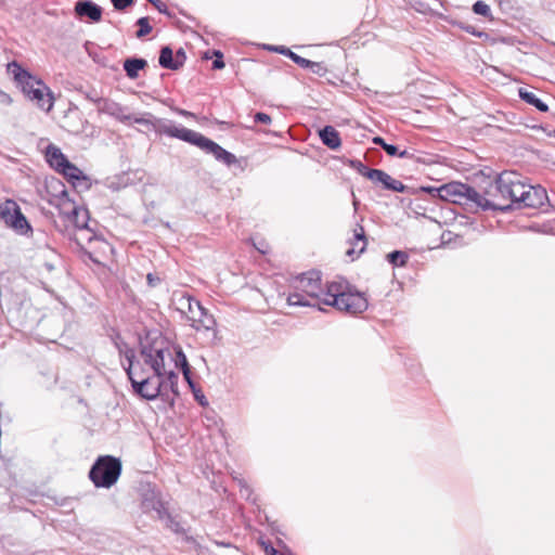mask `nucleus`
<instances>
[{"label":"nucleus","mask_w":555,"mask_h":555,"mask_svg":"<svg viewBox=\"0 0 555 555\" xmlns=\"http://www.w3.org/2000/svg\"><path fill=\"white\" fill-rule=\"evenodd\" d=\"M294 289L287 296L289 306L312 307L323 311L321 308L323 304L352 315L364 312L369 307L365 294L346 281L331 282L324 291L319 271H309L298 275L294 282Z\"/></svg>","instance_id":"nucleus-1"},{"label":"nucleus","mask_w":555,"mask_h":555,"mask_svg":"<svg viewBox=\"0 0 555 555\" xmlns=\"http://www.w3.org/2000/svg\"><path fill=\"white\" fill-rule=\"evenodd\" d=\"M139 346L144 364L150 365L154 377L157 378L156 386H153L151 391L143 395V399L155 400L163 397L172 405L175 398L179 396V376L173 371H165V352L169 353L166 338L159 331L150 330L145 332L144 336H140Z\"/></svg>","instance_id":"nucleus-2"},{"label":"nucleus","mask_w":555,"mask_h":555,"mask_svg":"<svg viewBox=\"0 0 555 555\" xmlns=\"http://www.w3.org/2000/svg\"><path fill=\"white\" fill-rule=\"evenodd\" d=\"M158 132L171 138H177L192 145L197 146L207 154H211L216 160L231 166L237 162L236 156L215 141L208 139L202 133L188 129L185 127H177L169 121H163L157 128Z\"/></svg>","instance_id":"nucleus-3"},{"label":"nucleus","mask_w":555,"mask_h":555,"mask_svg":"<svg viewBox=\"0 0 555 555\" xmlns=\"http://www.w3.org/2000/svg\"><path fill=\"white\" fill-rule=\"evenodd\" d=\"M121 462L112 455H101L92 464L89 478L96 488H111L121 474Z\"/></svg>","instance_id":"nucleus-4"},{"label":"nucleus","mask_w":555,"mask_h":555,"mask_svg":"<svg viewBox=\"0 0 555 555\" xmlns=\"http://www.w3.org/2000/svg\"><path fill=\"white\" fill-rule=\"evenodd\" d=\"M121 365L127 373L133 391L143 398L146 395L145 387L151 384V367L146 369L143 363L135 360V351H126V362L121 361Z\"/></svg>","instance_id":"nucleus-5"},{"label":"nucleus","mask_w":555,"mask_h":555,"mask_svg":"<svg viewBox=\"0 0 555 555\" xmlns=\"http://www.w3.org/2000/svg\"><path fill=\"white\" fill-rule=\"evenodd\" d=\"M61 199L63 201L64 206L66 205V202H68V204H72L69 210L63 208L62 212L66 216L68 221H70L75 225V228L81 234H83L82 238L88 241L89 243L99 240L93 228L89 225V210L85 207L74 205V203H72V201L68 198V193L65 189L61 191Z\"/></svg>","instance_id":"nucleus-6"},{"label":"nucleus","mask_w":555,"mask_h":555,"mask_svg":"<svg viewBox=\"0 0 555 555\" xmlns=\"http://www.w3.org/2000/svg\"><path fill=\"white\" fill-rule=\"evenodd\" d=\"M517 198V210L532 208L542 214H548L553 210L546 190L541 185L533 186L522 183V190H520Z\"/></svg>","instance_id":"nucleus-7"},{"label":"nucleus","mask_w":555,"mask_h":555,"mask_svg":"<svg viewBox=\"0 0 555 555\" xmlns=\"http://www.w3.org/2000/svg\"><path fill=\"white\" fill-rule=\"evenodd\" d=\"M478 197V191L467 184L459 181H452L442 184V194L440 199L467 207L475 212V201Z\"/></svg>","instance_id":"nucleus-8"},{"label":"nucleus","mask_w":555,"mask_h":555,"mask_svg":"<svg viewBox=\"0 0 555 555\" xmlns=\"http://www.w3.org/2000/svg\"><path fill=\"white\" fill-rule=\"evenodd\" d=\"M501 193V201L503 206L507 207V212L517 210L518 194L522 190V182L520 176L515 171H503L498 175V186L495 188Z\"/></svg>","instance_id":"nucleus-9"},{"label":"nucleus","mask_w":555,"mask_h":555,"mask_svg":"<svg viewBox=\"0 0 555 555\" xmlns=\"http://www.w3.org/2000/svg\"><path fill=\"white\" fill-rule=\"evenodd\" d=\"M496 186L498 176L493 181L489 183L488 186L482 188L481 191H478V197L475 201V212L478 210L507 212L508 206H503V201H501V193H499V190L495 189Z\"/></svg>","instance_id":"nucleus-10"},{"label":"nucleus","mask_w":555,"mask_h":555,"mask_svg":"<svg viewBox=\"0 0 555 555\" xmlns=\"http://www.w3.org/2000/svg\"><path fill=\"white\" fill-rule=\"evenodd\" d=\"M0 218L7 225L20 234H26L31 231V227L26 217L13 201H7L0 206Z\"/></svg>","instance_id":"nucleus-11"},{"label":"nucleus","mask_w":555,"mask_h":555,"mask_svg":"<svg viewBox=\"0 0 555 555\" xmlns=\"http://www.w3.org/2000/svg\"><path fill=\"white\" fill-rule=\"evenodd\" d=\"M95 101L98 102V111L101 114L109 115L121 122L133 120L137 124H145L144 118H132V116L127 113V107L117 102L108 99H96Z\"/></svg>","instance_id":"nucleus-12"},{"label":"nucleus","mask_w":555,"mask_h":555,"mask_svg":"<svg viewBox=\"0 0 555 555\" xmlns=\"http://www.w3.org/2000/svg\"><path fill=\"white\" fill-rule=\"evenodd\" d=\"M367 179L374 184H379L383 190L404 193L409 192L410 188L401 181L393 179L389 173L382 169H373L367 171Z\"/></svg>","instance_id":"nucleus-13"},{"label":"nucleus","mask_w":555,"mask_h":555,"mask_svg":"<svg viewBox=\"0 0 555 555\" xmlns=\"http://www.w3.org/2000/svg\"><path fill=\"white\" fill-rule=\"evenodd\" d=\"M26 98L35 101L37 106L44 112H50L54 106V94L42 80H38L37 87Z\"/></svg>","instance_id":"nucleus-14"},{"label":"nucleus","mask_w":555,"mask_h":555,"mask_svg":"<svg viewBox=\"0 0 555 555\" xmlns=\"http://www.w3.org/2000/svg\"><path fill=\"white\" fill-rule=\"evenodd\" d=\"M74 13L79 20L99 23L102 20L103 9L92 0H78L74 7Z\"/></svg>","instance_id":"nucleus-15"},{"label":"nucleus","mask_w":555,"mask_h":555,"mask_svg":"<svg viewBox=\"0 0 555 555\" xmlns=\"http://www.w3.org/2000/svg\"><path fill=\"white\" fill-rule=\"evenodd\" d=\"M44 157L49 166L55 171H59L60 168H63L68 162V158L64 155L61 149L52 143L46 147Z\"/></svg>","instance_id":"nucleus-16"},{"label":"nucleus","mask_w":555,"mask_h":555,"mask_svg":"<svg viewBox=\"0 0 555 555\" xmlns=\"http://www.w3.org/2000/svg\"><path fill=\"white\" fill-rule=\"evenodd\" d=\"M189 320L192 321V326L196 330H206L210 331L214 330L216 326L215 318L208 313V311L203 307L201 310L197 311V314L190 315Z\"/></svg>","instance_id":"nucleus-17"},{"label":"nucleus","mask_w":555,"mask_h":555,"mask_svg":"<svg viewBox=\"0 0 555 555\" xmlns=\"http://www.w3.org/2000/svg\"><path fill=\"white\" fill-rule=\"evenodd\" d=\"M57 172L63 175L74 186L80 185L81 182H88V177L82 170L69 160Z\"/></svg>","instance_id":"nucleus-18"},{"label":"nucleus","mask_w":555,"mask_h":555,"mask_svg":"<svg viewBox=\"0 0 555 555\" xmlns=\"http://www.w3.org/2000/svg\"><path fill=\"white\" fill-rule=\"evenodd\" d=\"M322 143L331 150H337L341 145L339 132L333 126H324L319 130Z\"/></svg>","instance_id":"nucleus-19"},{"label":"nucleus","mask_w":555,"mask_h":555,"mask_svg":"<svg viewBox=\"0 0 555 555\" xmlns=\"http://www.w3.org/2000/svg\"><path fill=\"white\" fill-rule=\"evenodd\" d=\"M352 247L346 251V255L352 257L354 254L358 256L365 250L366 237L364 228L361 224H357L353 230V241L351 242Z\"/></svg>","instance_id":"nucleus-20"},{"label":"nucleus","mask_w":555,"mask_h":555,"mask_svg":"<svg viewBox=\"0 0 555 555\" xmlns=\"http://www.w3.org/2000/svg\"><path fill=\"white\" fill-rule=\"evenodd\" d=\"M147 66L146 60L142 57H128L124 61V70L130 79H135L139 76V72Z\"/></svg>","instance_id":"nucleus-21"},{"label":"nucleus","mask_w":555,"mask_h":555,"mask_svg":"<svg viewBox=\"0 0 555 555\" xmlns=\"http://www.w3.org/2000/svg\"><path fill=\"white\" fill-rule=\"evenodd\" d=\"M518 95L524 102L534 106L539 112L545 113L548 111V105L543 102L534 92L525 88H519Z\"/></svg>","instance_id":"nucleus-22"},{"label":"nucleus","mask_w":555,"mask_h":555,"mask_svg":"<svg viewBox=\"0 0 555 555\" xmlns=\"http://www.w3.org/2000/svg\"><path fill=\"white\" fill-rule=\"evenodd\" d=\"M142 506L144 511H155L159 519L164 518L167 508L164 506L163 502L156 498L154 492L151 495L146 494L143 499Z\"/></svg>","instance_id":"nucleus-23"},{"label":"nucleus","mask_w":555,"mask_h":555,"mask_svg":"<svg viewBox=\"0 0 555 555\" xmlns=\"http://www.w3.org/2000/svg\"><path fill=\"white\" fill-rule=\"evenodd\" d=\"M159 66L166 69L178 70L179 64L175 62L173 51L170 46L162 47L158 57Z\"/></svg>","instance_id":"nucleus-24"},{"label":"nucleus","mask_w":555,"mask_h":555,"mask_svg":"<svg viewBox=\"0 0 555 555\" xmlns=\"http://www.w3.org/2000/svg\"><path fill=\"white\" fill-rule=\"evenodd\" d=\"M267 50L276 52L279 54H282L288 59H291L295 64H297L299 67H304V65H307V59L298 55L297 53L293 52L289 48L285 46H267Z\"/></svg>","instance_id":"nucleus-25"},{"label":"nucleus","mask_w":555,"mask_h":555,"mask_svg":"<svg viewBox=\"0 0 555 555\" xmlns=\"http://www.w3.org/2000/svg\"><path fill=\"white\" fill-rule=\"evenodd\" d=\"M7 72L10 74L16 85L23 79H29V72L22 67L20 63L16 61H12L7 65Z\"/></svg>","instance_id":"nucleus-26"},{"label":"nucleus","mask_w":555,"mask_h":555,"mask_svg":"<svg viewBox=\"0 0 555 555\" xmlns=\"http://www.w3.org/2000/svg\"><path fill=\"white\" fill-rule=\"evenodd\" d=\"M179 304L181 306L180 310L184 312L186 309L191 315L197 314V311L203 308L198 300H195L190 296H182Z\"/></svg>","instance_id":"nucleus-27"},{"label":"nucleus","mask_w":555,"mask_h":555,"mask_svg":"<svg viewBox=\"0 0 555 555\" xmlns=\"http://www.w3.org/2000/svg\"><path fill=\"white\" fill-rule=\"evenodd\" d=\"M386 259L392 267H404L408 263L409 255L403 250H393L387 254Z\"/></svg>","instance_id":"nucleus-28"},{"label":"nucleus","mask_w":555,"mask_h":555,"mask_svg":"<svg viewBox=\"0 0 555 555\" xmlns=\"http://www.w3.org/2000/svg\"><path fill=\"white\" fill-rule=\"evenodd\" d=\"M307 65H304L302 68L309 69L311 73L318 75L319 77H324L328 69L327 67L321 63V62H313L307 59Z\"/></svg>","instance_id":"nucleus-29"},{"label":"nucleus","mask_w":555,"mask_h":555,"mask_svg":"<svg viewBox=\"0 0 555 555\" xmlns=\"http://www.w3.org/2000/svg\"><path fill=\"white\" fill-rule=\"evenodd\" d=\"M135 24L139 27V29L137 30V34H135L137 38H143V37L147 36L153 29L147 16L140 17Z\"/></svg>","instance_id":"nucleus-30"},{"label":"nucleus","mask_w":555,"mask_h":555,"mask_svg":"<svg viewBox=\"0 0 555 555\" xmlns=\"http://www.w3.org/2000/svg\"><path fill=\"white\" fill-rule=\"evenodd\" d=\"M113 343L116 349L118 350V353L121 358H124V362H126V351L128 350H134L133 348H130L128 344L121 338L120 334L117 333L113 337Z\"/></svg>","instance_id":"nucleus-31"},{"label":"nucleus","mask_w":555,"mask_h":555,"mask_svg":"<svg viewBox=\"0 0 555 555\" xmlns=\"http://www.w3.org/2000/svg\"><path fill=\"white\" fill-rule=\"evenodd\" d=\"M38 80L35 76L29 73V79L23 78L17 86L21 88L22 92L27 95L31 92V90L37 87Z\"/></svg>","instance_id":"nucleus-32"},{"label":"nucleus","mask_w":555,"mask_h":555,"mask_svg":"<svg viewBox=\"0 0 555 555\" xmlns=\"http://www.w3.org/2000/svg\"><path fill=\"white\" fill-rule=\"evenodd\" d=\"M346 165L357 170V172L367 179V171H373L374 168H369L359 159H347Z\"/></svg>","instance_id":"nucleus-33"},{"label":"nucleus","mask_w":555,"mask_h":555,"mask_svg":"<svg viewBox=\"0 0 555 555\" xmlns=\"http://www.w3.org/2000/svg\"><path fill=\"white\" fill-rule=\"evenodd\" d=\"M472 10L477 15H482L485 17L492 18V13H491L490 7L482 0L476 1L473 4Z\"/></svg>","instance_id":"nucleus-34"},{"label":"nucleus","mask_w":555,"mask_h":555,"mask_svg":"<svg viewBox=\"0 0 555 555\" xmlns=\"http://www.w3.org/2000/svg\"><path fill=\"white\" fill-rule=\"evenodd\" d=\"M163 519L166 521V527L169 528L175 533L184 532V529L181 526V524L178 520H176V518L171 516L170 513H168V511H166V514L164 515Z\"/></svg>","instance_id":"nucleus-35"},{"label":"nucleus","mask_w":555,"mask_h":555,"mask_svg":"<svg viewBox=\"0 0 555 555\" xmlns=\"http://www.w3.org/2000/svg\"><path fill=\"white\" fill-rule=\"evenodd\" d=\"M176 366L180 367L181 371L191 367L186 359V356L181 347L176 348Z\"/></svg>","instance_id":"nucleus-36"},{"label":"nucleus","mask_w":555,"mask_h":555,"mask_svg":"<svg viewBox=\"0 0 555 555\" xmlns=\"http://www.w3.org/2000/svg\"><path fill=\"white\" fill-rule=\"evenodd\" d=\"M211 56H214V61H212V65H211L212 69L219 70V69L224 68L225 63L223 61V53L220 50H216V49L212 50Z\"/></svg>","instance_id":"nucleus-37"},{"label":"nucleus","mask_w":555,"mask_h":555,"mask_svg":"<svg viewBox=\"0 0 555 555\" xmlns=\"http://www.w3.org/2000/svg\"><path fill=\"white\" fill-rule=\"evenodd\" d=\"M416 192H424V193H428L429 195H431L433 197H438L440 198L441 197V194H442V185L439 186V188H436V186H430V185H426V186H420L416 191L414 192H411V194H415Z\"/></svg>","instance_id":"nucleus-38"},{"label":"nucleus","mask_w":555,"mask_h":555,"mask_svg":"<svg viewBox=\"0 0 555 555\" xmlns=\"http://www.w3.org/2000/svg\"><path fill=\"white\" fill-rule=\"evenodd\" d=\"M113 7L117 11H122L133 4L134 0H111Z\"/></svg>","instance_id":"nucleus-39"},{"label":"nucleus","mask_w":555,"mask_h":555,"mask_svg":"<svg viewBox=\"0 0 555 555\" xmlns=\"http://www.w3.org/2000/svg\"><path fill=\"white\" fill-rule=\"evenodd\" d=\"M254 120H255V122L264 124V125H269L272 121L271 116L263 112H257L254 115Z\"/></svg>","instance_id":"nucleus-40"},{"label":"nucleus","mask_w":555,"mask_h":555,"mask_svg":"<svg viewBox=\"0 0 555 555\" xmlns=\"http://www.w3.org/2000/svg\"><path fill=\"white\" fill-rule=\"evenodd\" d=\"M175 55V62L176 64H179V68L183 66V64L185 63L186 61V54H185V51L183 48H179L177 51H176V54Z\"/></svg>","instance_id":"nucleus-41"},{"label":"nucleus","mask_w":555,"mask_h":555,"mask_svg":"<svg viewBox=\"0 0 555 555\" xmlns=\"http://www.w3.org/2000/svg\"><path fill=\"white\" fill-rule=\"evenodd\" d=\"M463 29H464L466 33H468V34H470V35H473V36H476V37H478V38H481V37H483V36H485V37H487V36H488L486 33L480 31V30L476 29L474 26H470V25L464 26V27H463Z\"/></svg>","instance_id":"nucleus-42"},{"label":"nucleus","mask_w":555,"mask_h":555,"mask_svg":"<svg viewBox=\"0 0 555 555\" xmlns=\"http://www.w3.org/2000/svg\"><path fill=\"white\" fill-rule=\"evenodd\" d=\"M194 395V398L195 400L202 405V406H207L208 405V401L205 397V395L199 390L197 389L196 391L193 392Z\"/></svg>","instance_id":"nucleus-43"},{"label":"nucleus","mask_w":555,"mask_h":555,"mask_svg":"<svg viewBox=\"0 0 555 555\" xmlns=\"http://www.w3.org/2000/svg\"><path fill=\"white\" fill-rule=\"evenodd\" d=\"M384 151L386 152L387 155L392 156V157L397 156V154H399V149L395 144L386 143V145L384 146Z\"/></svg>","instance_id":"nucleus-44"},{"label":"nucleus","mask_w":555,"mask_h":555,"mask_svg":"<svg viewBox=\"0 0 555 555\" xmlns=\"http://www.w3.org/2000/svg\"><path fill=\"white\" fill-rule=\"evenodd\" d=\"M264 552L267 555H281V552H279L276 548H274L271 544H264Z\"/></svg>","instance_id":"nucleus-45"},{"label":"nucleus","mask_w":555,"mask_h":555,"mask_svg":"<svg viewBox=\"0 0 555 555\" xmlns=\"http://www.w3.org/2000/svg\"><path fill=\"white\" fill-rule=\"evenodd\" d=\"M0 102L10 105L12 103V98L4 91L0 90Z\"/></svg>","instance_id":"nucleus-46"},{"label":"nucleus","mask_w":555,"mask_h":555,"mask_svg":"<svg viewBox=\"0 0 555 555\" xmlns=\"http://www.w3.org/2000/svg\"><path fill=\"white\" fill-rule=\"evenodd\" d=\"M372 142H373L374 144H376V145L380 146L383 150H384V146H385V145H386V143H387V142L384 140V138L378 137V135H377V137H374V138L372 139Z\"/></svg>","instance_id":"nucleus-47"},{"label":"nucleus","mask_w":555,"mask_h":555,"mask_svg":"<svg viewBox=\"0 0 555 555\" xmlns=\"http://www.w3.org/2000/svg\"><path fill=\"white\" fill-rule=\"evenodd\" d=\"M42 269L48 273L52 272L55 269V266L52 261H44L42 263Z\"/></svg>","instance_id":"nucleus-48"},{"label":"nucleus","mask_w":555,"mask_h":555,"mask_svg":"<svg viewBox=\"0 0 555 555\" xmlns=\"http://www.w3.org/2000/svg\"><path fill=\"white\" fill-rule=\"evenodd\" d=\"M180 116H183V117H195V115L189 111H185L183 108H176L175 109Z\"/></svg>","instance_id":"nucleus-49"},{"label":"nucleus","mask_w":555,"mask_h":555,"mask_svg":"<svg viewBox=\"0 0 555 555\" xmlns=\"http://www.w3.org/2000/svg\"><path fill=\"white\" fill-rule=\"evenodd\" d=\"M182 374L186 383L193 380L191 375V367L182 370Z\"/></svg>","instance_id":"nucleus-50"},{"label":"nucleus","mask_w":555,"mask_h":555,"mask_svg":"<svg viewBox=\"0 0 555 555\" xmlns=\"http://www.w3.org/2000/svg\"><path fill=\"white\" fill-rule=\"evenodd\" d=\"M147 283L151 285V286H155L156 283L159 281L158 278H155L152 273H149L147 276Z\"/></svg>","instance_id":"nucleus-51"},{"label":"nucleus","mask_w":555,"mask_h":555,"mask_svg":"<svg viewBox=\"0 0 555 555\" xmlns=\"http://www.w3.org/2000/svg\"><path fill=\"white\" fill-rule=\"evenodd\" d=\"M400 158H411L412 154L408 150L399 151V154H397Z\"/></svg>","instance_id":"nucleus-52"},{"label":"nucleus","mask_w":555,"mask_h":555,"mask_svg":"<svg viewBox=\"0 0 555 555\" xmlns=\"http://www.w3.org/2000/svg\"><path fill=\"white\" fill-rule=\"evenodd\" d=\"M153 386H156V382H155V379L151 376V384H150L147 387H145V391H151V388H152Z\"/></svg>","instance_id":"nucleus-53"},{"label":"nucleus","mask_w":555,"mask_h":555,"mask_svg":"<svg viewBox=\"0 0 555 555\" xmlns=\"http://www.w3.org/2000/svg\"><path fill=\"white\" fill-rule=\"evenodd\" d=\"M188 385H189V387L191 388V390H192L193 392L197 390V388H196V385H195L194 380L189 382V383H188Z\"/></svg>","instance_id":"nucleus-54"},{"label":"nucleus","mask_w":555,"mask_h":555,"mask_svg":"<svg viewBox=\"0 0 555 555\" xmlns=\"http://www.w3.org/2000/svg\"><path fill=\"white\" fill-rule=\"evenodd\" d=\"M352 195H354V194L352 193ZM358 205H359V201L356 198V196H353V206H354L356 210L358 208Z\"/></svg>","instance_id":"nucleus-55"},{"label":"nucleus","mask_w":555,"mask_h":555,"mask_svg":"<svg viewBox=\"0 0 555 555\" xmlns=\"http://www.w3.org/2000/svg\"><path fill=\"white\" fill-rule=\"evenodd\" d=\"M87 98L92 101L93 103L98 104V102L95 101L98 98H93L91 95H87Z\"/></svg>","instance_id":"nucleus-56"},{"label":"nucleus","mask_w":555,"mask_h":555,"mask_svg":"<svg viewBox=\"0 0 555 555\" xmlns=\"http://www.w3.org/2000/svg\"><path fill=\"white\" fill-rule=\"evenodd\" d=\"M209 53H210L209 51L205 52V54H204V59H210V57H212L211 55H209Z\"/></svg>","instance_id":"nucleus-57"},{"label":"nucleus","mask_w":555,"mask_h":555,"mask_svg":"<svg viewBox=\"0 0 555 555\" xmlns=\"http://www.w3.org/2000/svg\"><path fill=\"white\" fill-rule=\"evenodd\" d=\"M258 250H259L261 254H266V253H267L263 248H258Z\"/></svg>","instance_id":"nucleus-58"},{"label":"nucleus","mask_w":555,"mask_h":555,"mask_svg":"<svg viewBox=\"0 0 555 555\" xmlns=\"http://www.w3.org/2000/svg\"><path fill=\"white\" fill-rule=\"evenodd\" d=\"M281 555H292V553L287 551V554L281 553Z\"/></svg>","instance_id":"nucleus-59"},{"label":"nucleus","mask_w":555,"mask_h":555,"mask_svg":"<svg viewBox=\"0 0 555 555\" xmlns=\"http://www.w3.org/2000/svg\"><path fill=\"white\" fill-rule=\"evenodd\" d=\"M89 257H90V259H92V260H93V262H98V261H96V259H93V258L91 257V254L89 255Z\"/></svg>","instance_id":"nucleus-60"}]
</instances>
